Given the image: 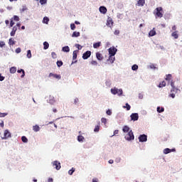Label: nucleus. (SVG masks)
I'll return each mask as SVG.
<instances>
[{
  "label": "nucleus",
  "mask_w": 182,
  "mask_h": 182,
  "mask_svg": "<svg viewBox=\"0 0 182 182\" xmlns=\"http://www.w3.org/2000/svg\"><path fill=\"white\" fill-rule=\"evenodd\" d=\"M171 94L168 96L169 97H172V99H174V97H176L175 93H180V92L181 91L178 88L176 87V86L174 85V82H173V80H171Z\"/></svg>",
  "instance_id": "f257e3e1"
},
{
  "label": "nucleus",
  "mask_w": 182,
  "mask_h": 182,
  "mask_svg": "<svg viewBox=\"0 0 182 182\" xmlns=\"http://www.w3.org/2000/svg\"><path fill=\"white\" fill-rule=\"evenodd\" d=\"M124 139L127 140V141H132V140H134V134H133V131L130 130L127 134L124 136Z\"/></svg>",
  "instance_id": "f03ea898"
},
{
  "label": "nucleus",
  "mask_w": 182,
  "mask_h": 182,
  "mask_svg": "<svg viewBox=\"0 0 182 182\" xmlns=\"http://www.w3.org/2000/svg\"><path fill=\"white\" fill-rule=\"evenodd\" d=\"M154 12L156 13V18H163V8L162 7H157Z\"/></svg>",
  "instance_id": "7ed1b4c3"
},
{
  "label": "nucleus",
  "mask_w": 182,
  "mask_h": 182,
  "mask_svg": "<svg viewBox=\"0 0 182 182\" xmlns=\"http://www.w3.org/2000/svg\"><path fill=\"white\" fill-rule=\"evenodd\" d=\"M2 140H6V139H9L11 137V132H9V130L6 129L4 132V136H1Z\"/></svg>",
  "instance_id": "20e7f679"
},
{
  "label": "nucleus",
  "mask_w": 182,
  "mask_h": 182,
  "mask_svg": "<svg viewBox=\"0 0 182 182\" xmlns=\"http://www.w3.org/2000/svg\"><path fill=\"white\" fill-rule=\"evenodd\" d=\"M139 141L140 143H144L145 141H147V135L146 134H141L139 136Z\"/></svg>",
  "instance_id": "39448f33"
},
{
  "label": "nucleus",
  "mask_w": 182,
  "mask_h": 182,
  "mask_svg": "<svg viewBox=\"0 0 182 182\" xmlns=\"http://www.w3.org/2000/svg\"><path fill=\"white\" fill-rule=\"evenodd\" d=\"M108 52L109 53V55L114 56V55H116V52H117V48L114 47L109 48L108 49Z\"/></svg>",
  "instance_id": "423d86ee"
},
{
  "label": "nucleus",
  "mask_w": 182,
  "mask_h": 182,
  "mask_svg": "<svg viewBox=\"0 0 182 182\" xmlns=\"http://www.w3.org/2000/svg\"><path fill=\"white\" fill-rule=\"evenodd\" d=\"M91 55H92V52L90 50H87L83 53L82 59H84V60L89 59V58H90Z\"/></svg>",
  "instance_id": "0eeeda50"
},
{
  "label": "nucleus",
  "mask_w": 182,
  "mask_h": 182,
  "mask_svg": "<svg viewBox=\"0 0 182 182\" xmlns=\"http://www.w3.org/2000/svg\"><path fill=\"white\" fill-rule=\"evenodd\" d=\"M53 167L55 166V169L56 170H60V162L58 161H54L53 163H52Z\"/></svg>",
  "instance_id": "6e6552de"
},
{
  "label": "nucleus",
  "mask_w": 182,
  "mask_h": 182,
  "mask_svg": "<svg viewBox=\"0 0 182 182\" xmlns=\"http://www.w3.org/2000/svg\"><path fill=\"white\" fill-rule=\"evenodd\" d=\"M113 19H112L111 17H108L107 20V26H109V28H112V26H113Z\"/></svg>",
  "instance_id": "1a4fd4ad"
},
{
  "label": "nucleus",
  "mask_w": 182,
  "mask_h": 182,
  "mask_svg": "<svg viewBox=\"0 0 182 182\" xmlns=\"http://www.w3.org/2000/svg\"><path fill=\"white\" fill-rule=\"evenodd\" d=\"M131 119L133 120L134 122L139 120V114H137V113L132 114Z\"/></svg>",
  "instance_id": "9d476101"
},
{
  "label": "nucleus",
  "mask_w": 182,
  "mask_h": 182,
  "mask_svg": "<svg viewBox=\"0 0 182 182\" xmlns=\"http://www.w3.org/2000/svg\"><path fill=\"white\" fill-rule=\"evenodd\" d=\"M49 77H54L55 79H58V80L61 78L60 75L53 74L52 73L49 74Z\"/></svg>",
  "instance_id": "9b49d317"
},
{
  "label": "nucleus",
  "mask_w": 182,
  "mask_h": 182,
  "mask_svg": "<svg viewBox=\"0 0 182 182\" xmlns=\"http://www.w3.org/2000/svg\"><path fill=\"white\" fill-rule=\"evenodd\" d=\"M173 151H176V149H168V148H166L165 149H164V154H168V153H171Z\"/></svg>",
  "instance_id": "f8f14e48"
},
{
  "label": "nucleus",
  "mask_w": 182,
  "mask_h": 182,
  "mask_svg": "<svg viewBox=\"0 0 182 182\" xmlns=\"http://www.w3.org/2000/svg\"><path fill=\"white\" fill-rule=\"evenodd\" d=\"M17 31H18V27H16V26H14L12 28L11 32L10 33L11 36H15V33H16Z\"/></svg>",
  "instance_id": "ddd939ff"
},
{
  "label": "nucleus",
  "mask_w": 182,
  "mask_h": 182,
  "mask_svg": "<svg viewBox=\"0 0 182 182\" xmlns=\"http://www.w3.org/2000/svg\"><path fill=\"white\" fill-rule=\"evenodd\" d=\"M100 12L101 14H105L107 12V9L105 6H102L100 7Z\"/></svg>",
  "instance_id": "4468645a"
},
{
  "label": "nucleus",
  "mask_w": 182,
  "mask_h": 182,
  "mask_svg": "<svg viewBox=\"0 0 182 182\" xmlns=\"http://www.w3.org/2000/svg\"><path fill=\"white\" fill-rule=\"evenodd\" d=\"M96 58L97 60H103V55H102L100 53H96Z\"/></svg>",
  "instance_id": "2eb2a0df"
},
{
  "label": "nucleus",
  "mask_w": 182,
  "mask_h": 182,
  "mask_svg": "<svg viewBox=\"0 0 182 182\" xmlns=\"http://www.w3.org/2000/svg\"><path fill=\"white\" fill-rule=\"evenodd\" d=\"M114 55H109V58L107 59V62H109V63H113L116 58L114 57Z\"/></svg>",
  "instance_id": "dca6fc26"
},
{
  "label": "nucleus",
  "mask_w": 182,
  "mask_h": 182,
  "mask_svg": "<svg viewBox=\"0 0 182 182\" xmlns=\"http://www.w3.org/2000/svg\"><path fill=\"white\" fill-rule=\"evenodd\" d=\"M15 43H16V41H15V40H14L13 38H9V46H14V45H15Z\"/></svg>",
  "instance_id": "f3484780"
},
{
  "label": "nucleus",
  "mask_w": 182,
  "mask_h": 182,
  "mask_svg": "<svg viewBox=\"0 0 182 182\" xmlns=\"http://www.w3.org/2000/svg\"><path fill=\"white\" fill-rule=\"evenodd\" d=\"M122 132H124V133H129V132H130V127L127 125L124 126Z\"/></svg>",
  "instance_id": "a211bd4d"
},
{
  "label": "nucleus",
  "mask_w": 182,
  "mask_h": 182,
  "mask_svg": "<svg viewBox=\"0 0 182 182\" xmlns=\"http://www.w3.org/2000/svg\"><path fill=\"white\" fill-rule=\"evenodd\" d=\"M144 4H146L145 0H139L137 2V6H144Z\"/></svg>",
  "instance_id": "6ab92c4d"
},
{
  "label": "nucleus",
  "mask_w": 182,
  "mask_h": 182,
  "mask_svg": "<svg viewBox=\"0 0 182 182\" xmlns=\"http://www.w3.org/2000/svg\"><path fill=\"white\" fill-rule=\"evenodd\" d=\"M111 93H112V95H117L119 93V89L117 87L112 88Z\"/></svg>",
  "instance_id": "aec40b11"
},
{
  "label": "nucleus",
  "mask_w": 182,
  "mask_h": 182,
  "mask_svg": "<svg viewBox=\"0 0 182 182\" xmlns=\"http://www.w3.org/2000/svg\"><path fill=\"white\" fill-rule=\"evenodd\" d=\"M101 45H102L101 42L94 43L93 48L94 49H97V48H100Z\"/></svg>",
  "instance_id": "412c9836"
},
{
  "label": "nucleus",
  "mask_w": 182,
  "mask_h": 182,
  "mask_svg": "<svg viewBox=\"0 0 182 182\" xmlns=\"http://www.w3.org/2000/svg\"><path fill=\"white\" fill-rule=\"evenodd\" d=\"M79 36H80V32L74 31L72 34L73 38H79Z\"/></svg>",
  "instance_id": "4be33fe9"
},
{
  "label": "nucleus",
  "mask_w": 182,
  "mask_h": 182,
  "mask_svg": "<svg viewBox=\"0 0 182 182\" xmlns=\"http://www.w3.org/2000/svg\"><path fill=\"white\" fill-rule=\"evenodd\" d=\"M73 55V60H76L77 59V50H74Z\"/></svg>",
  "instance_id": "5701e85b"
},
{
  "label": "nucleus",
  "mask_w": 182,
  "mask_h": 182,
  "mask_svg": "<svg viewBox=\"0 0 182 182\" xmlns=\"http://www.w3.org/2000/svg\"><path fill=\"white\" fill-rule=\"evenodd\" d=\"M33 132H38L39 130H41V127H38V125H34L33 126Z\"/></svg>",
  "instance_id": "b1692460"
},
{
  "label": "nucleus",
  "mask_w": 182,
  "mask_h": 182,
  "mask_svg": "<svg viewBox=\"0 0 182 182\" xmlns=\"http://www.w3.org/2000/svg\"><path fill=\"white\" fill-rule=\"evenodd\" d=\"M43 49L46 50V49H49V43L45 41L43 43Z\"/></svg>",
  "instance_id": "393cba45"
},
{
  "label": "nucleus",
  "mask_w": 182,
  "mask_h": 182,
  "mask_svg": "<svg viewBox=\"0 0 182 182\" xmlns=\"http://www.w3.org/2000/svg\"><path fill=\"white\" fill-rule=\"evenodd\" d=\"M63 52H70V48H69V46H65L63 47L62 48Z\"/></svg>",
  "instance_id": "a878e982"
},
{
  "label": "nucleus",
  "mask_w": 182,
  "mask_h": 182,
  "mask_svg": "<svg viewBox=\"0 0 182 182\" xmlns=\"http://www.w3.org/2000/svg\"><path fill=\"white\" fill-rule=\"evenodd\" d=\"M171 36H173L174 39H178V34L177 33V31L173 32Z\"/></svg>",
  "instance_id": "bb28decb"
},
{
  "label": "nucleus",
  "mask_w": 182,
  "mask_h": 182,
  "mask_svg": "<svg viewBox=\"0 0 182 182\" xmlns=\"http://www.w3.org/2000/svg\"><path fill=\"white\" fill-rule=\"evenodd\" d=\"M156 110H157L158 113H163V112H164V107H158L156 108Z\"/></svg>",
  "instance_id": "cd10ccee"
},
{
  "label": "nucleus",
  "mask_w": 182,
  "mask_h": 182,
  "mask_svg": "<svg viewBox=\"0 0 182 182\" xmlns=\"http://www.w3.org/2000/svg\"><path fill=\"white\" fill-rule=\"evenodd\" d=\"M10 73H16V67H11L10 68Z\"/></svg>",
  "instance_id": "c85d7f7f"
},
{
  "label": "nucleus",
  "mask_w": 182,
  "mask_h": 182,
  "mask_svg": "<svg viewBox=\"0 0 182 182\" xmlns=\"http://www.w3.org/2000/svg\"><path fill=\"white\" fill-rule=\"evenodd\" d=\"M48 22H49V18L45 16V17L43 18V23H46V25H48Z\"/></svg>",
  "instance_id": "c756f323"
},
{
  "label": "nucleus",
  "mask_w": 182,
  "mask_h": 182,
  "mask_svg": "<svg viewBox=\"0 0 182 182\" xmlns=\"http://www.w3.org/2000/svg\"><path fill=\"white\" fill-rule=\"evenodd\" d=\"M77 141H85V137L82 135H79L77 136Z\"/></svg>",
  "instance_id": "7c9ffc66"
},
{
  "label": "nucleus",
  "mask_w": 182,
  "mask_h": 182,
  "mask_svg": "<svg viewBox=\"0 0 182 182\" xmlns=\"http://www.w3.org/2000/svg\"><path fill=\"white\" fill-rule=\"evenodd\" d=\"M154 35H156V31L154 30H151L149 33V36H154Z\"/></svg>",
  "instance_id": "2f4dec72"
},
{
  "label": "nucleus",
  "mask_w": 182,
  "mask_h": 182,
  "mask_svg": "<svg viewBox=\"0 0 182 182\" xmlns=\"http://www.w3.org/2000/svg\"><path fill=\"white\" fill-rule=\"evenodd\" d=\"M21 72H22V75H21V77H23L24 76H25V70H23V69H21V70H17V73H21Z\"/></svg>",
  "instance_id": "473e14b6"
},
{
  "label": "nucleus",
  "mask_w": 182,
  "mask_h": 182,
  "mask_svg": "<svg viewBox=\"0 0 182 182\" xmlns=\"http://www.w3.org/2000/svg\"><path fill=\"white\" fill-rule=\"evenodd\" d=\"M124 109H127V110H130L132 109V107H130V105L129 103H126L125 106L123 107Z\"/></svg>",
  "instance_id": "72a5a7b5"
},
{
  "label": "nucleus",
  "mask_w": 182,
  "mask_h": 182,
  "mask_svg": "<svg viewBox=\"0 0 182 182\" xmlns=\"http://www.w3.org/2000/svg\"><path fill=\"white\" fill-rule=\"evenodd\" d=\"M166 87V81H162L159 83V87Z\"/></svg>",
  "instance_id": "f704fd0d"
},
{
  "label": "nucleus",
  "mask_w": 182,
  "mask_h": 182,
  "mask_svg": "<svg viewBox=\"0 0 182 182\" xmlns=\"http://www.w3.org/2000/svg\"><path fill=\"white\" fill-rule=\"evenodd\" d=\"M21 141H23V143H28V138H26V136H23L21 137Z\"/></svg>",
  "instance_id": "c9c22d12"
},
{
  "label": "nucleus",
  "mask_w": 182,
  "mask_h": 182,
  "mask_svg": "<svg viewBox=\"0 0 182 182\" xmlns=\"http://www.w3.org/2000/svg\"><path fill=\"white\" fill-rule=\"evenodd\" d=\"M165 79L166 80H168V82H170L171 80V74L166 75V77Z\"/></svg>",
  "instance_id": "e433bc0d"
},
{
  "label": "nucleus",
  "mask_w": 182,
  "mask_h": 182,
  "mask_svg": "<svg viewBox=\"0 0 182 182\" xmlns=\"http://www.w3.org/2000/svg\"><path fill=\"white\" fill-rule=\"evenodd\" d=\"M27 58H28V59H31V58H32V53H31V50H28L27 51Z\"/></svg>",
  "instance_id": "4c0bfd02"
},
{
  "label": "nucleus",
  "mask_w": 182,
  "mask_h": 182,
  "mask_svg": "<svg viewBox=\"0 0 182 182\" xmlns=\"http://www.w3.org/2000/svg\"><path fill=\"white\" fill-rule=\"evenodd\" d=\"M99 130H100V125L95 126V127L94 129V132H99Z\"/></svg>",
  "instance_id": "58836bf2"
},
{
  "label": "nucleus",
  "mask_w": 182,
  "mask_h": 182,
  "mask_svg": "<svg viewBox=\"0 0 182 182\" xmlns=\"http://www.w3.org/2000/svg\"><path fill=\"white\" fill-rule=\"evenodd\" d=\"M132 70H137V69H139V65L135 64L132 65Z\"/></svg>",
  "instance_id": "ea45409f"
},
{
  "label": "nucleus",
  "mask_w": 182,
  "mask_h": 182,
  "mask_svg": "<svg viewBox=\"0 0 182 182\" xmlns=\"http://www.w3.org/2000/svg\"><path fill=\"white\" fill-rule=\"evenodd\" d=\"M51 56H52L53 59H56L58 58V55H56V53H55V52L51 53Z\"/></svg>",
  "instance_id": "a19ab883"
},
{
  "label": "nucleus",
  "mask_w": 182,
  "mask_h": 182,
  "mask_svg": "<svg viewBox=\"0 0 182 182\" xmlns=\"http://www.w3.org/2000/svg\"><path fill=\"white\" fill-rule=\"evenodd\" d=\"M73 173H75V168H72L70 170H69L68 174H70V176H72V174H73Z\"/></svg>",
  "instance_id": "79ce46f5"
},
{
  "label": "nucleus",
  "mask_w": 182,
  "mask_h": 182,
  "mask_svg": "<svg viewBox=\"0 0 182 182\" xmlns=\"http://www.w3.org/2000/svg\"><path fill=\"white\" fill-rule=\"evenodd\" d=\"M63 62L62 61H57V66L58 68H60V66H63Z\"/></svg>",
  "instance_id": "37998d69"
},
{
  "label": "nucleus",
  "mask_w": 182,
  "mask_h": 182,
  "mask_svg": "<svg viewBox=\"0 0 182 182\" xmlns=\"http://www.w3.org/2000/svg\"><path fill=\"white\" fill-rule=\"evenodd\" d=\"M117 95H118V96H122V95H123V90L118 89V93Z\"/></svg>",
  "instance_id": "c03bdc74"
},
{
  "label": "nucleus",
  "mask_w": 182,
  "mask_h": 182,
  "mask_svg": "<svg viewBox=\"0 0 182 182\" xmlns=\"http://www.w3.org/2000/svg\"><path fill=\"white\" fill-rule=\"evenodd\" d=\"M70 28L72 31H75L76 29V26L75 25V23H71Z\"/></svg>",
  "instance_id": "a18cd8bd"
},
{
  "label": "nucleus",
  "mask_w": 182,
  "mask_h": 182,
  "mask_svg": "<svg viewBox=\"0 0 182 182\" xmlns=\"http://www.w3.org/2000/svg\"><path fill=\"white\" fill-rule=\"evenodd\" d=\"M101 122L102 123H104V124H106V123H107V119L105 117L101 119Z\"/></svg>",
  "instance_id": "49530a36"
},
{
  "label": "nucleus",
  "mask_w": 182,
  "mask_h": 182,
  "mask_svg": "<svg viewBox=\"0 0 182 182\" xmlns=\"http://www.w3.org/2000/svg\"><path fill=\"white\" fill-rule=\"evenodd\" d=\"M14 21H15L16 22H18L19 21V17L18 16H14L13 17Z\"/></svg>",
  "instance_id": "de8ad7c7"
},
{
  "label": "nucleus",
  "mask_w": 182,
  "mask_h": 182,
  "mask_svg": "<svg viewBox=\"0 0 182 182\" xmlns=\"http://www.w3.org/2000/svg\"><path fill=\"white\" fill-rule=\"evenodd\" d=\"M91 65H93L94 66H97V61L96 60H92Z\"/></svg>",
  "instance_id": "09e8293b"
},
{
  "label": "nucleus",
  "mask_w": 182,
  "mask_h": 182,
  "mask_svg": "<svg viewBox=\"0 0 182 182\" xmlns=\"http://www.w3.org/2000/svg\"><path fill=\"white\" fill-rule=\"evenodd\" d=\"M46 2H48V0H40V4L41 5H45V4H46Z\"/></svg>",
  "instance_id": "8fccbe9b"
},
{
  "label": "nucleus",
  "mask_w": 182,
  "mask_h": 182,
  "mask_svg": "<svg viewBox=\"0 0 182 182\" xmlns=\"http://www.w3.org/2000/svg\"><path fill=\"white\" fill-rule=\"evenodd\" d=\"M5 80V77L2 76V74L0 73V82H3Z\"/></svg>",
  "instance_id": "3c124183"
},
{
  "label": "nucleus",
  "mask_w": 182,
  "mask_h": 182,
  "mask_svg": "<svg viewBox=\"0 0 182 182\" xmlns=\"http://www.w3.org/2000/svg\"><path fill=\"white\" fill-rule=\"evenodd\" d=\"M7 114H8L7 113L0 112V117H5V116H6Z\"/></svg>",
  "instance_id": "603ef678"
},
{
  "label": "nucleus",
  "mask_w": 182,
  "mask_h": 182,
  "mask_svg": "<svg viewBox=\"0 0 182 182\" xmlns=\"http://www.w3.org/2000/svg\"><path fill=\"white\" fill-rule=\"evenodd\" d=\"M106 113L108 116H112V111L110 109L107 110Z\"/></svg>",
  "instance_id": "864d4df0"
},
{
  "label": "nucleus",
  "mask_w": 182,
  "mask_h": 182,
  "mask_svg": "<svg viewBox=\"0 0 182 182\" xmlns=\"http://www.w3.org/2000/svg\"><path fill=\"white\" fill-rule=\"evenodd\" d=\"M5 45V42L0 41V48H4V46Z\"/></svg>",
  "instance_id": "5fc2aeb1"
},
{
  "label": "nucleus",
  "mask_w": 182,
  "mask_h": 182,
  "mask_svg": "<svg viewBox=\"0 0 182 182\" xmlns=\"http://www.w3.org/2000/svg\"><path fill=\"white\" fill-rule=\"evenodd\" d=\"M14 25H15V22H14V21L11 20V22H10V26H11V28H12V26H14Z\"/></svg>",
  "instance_id": "6e6d98bb"
},
{
  "label": "nucleus",
  "mask_w": 182,
  "mask_h": 182,
  "mask_svg": "<svg viewBox=\"0 0 182 182\" xmlns=\"http://www.w3.org/2000/svg\"><path fill=\"white\" fill-rule=\"evenodd\" d=\"M16 53H21V48H18L16 49Z\"/></svg>",
  "instance_id": "4d7b16f0"
},
{
  "label": "nucleus",
  "mask_w": 182,
  "mask_h": 182,
  "mask_svg": "<svg viewBox=\"0 0 182 182\" xmlns=\"http://www.w3.org/2000/svg\"><path fill=\"white\" fill-rule=\"evenodd\" d=\"M74 103H75V105H77V103H79V99L75 98V99L74 100Z\"/></svg>",
  "instance_id": "13d9d810"
},
{
  "label": "nucleus",
  "mask_w": 182,
  "mask_h": 182,
  "mask_svg": "<svg viewBox=\"0 0 182 182\" xmlns=\"http://www.w3.org/2000/svg\"><path fill=\"white\" fill-rule=\"evenodd\" d=\"M114 33V35H119L120 33V31L115 30Z\"/></svg>",
  "instance_id": "bf43d9fd"
},
{
  "label": "nucleus",
  "mask_w": 182,
  "mask_h": 182,
  "mask_svg": "<svg viewBox=\"0 0 182 182\" xmlns=\"http://www.w3.org/2000/svg\"><path fill=\"white\" fill-rule=\"evenodd\" d=\"M76 47L77 48L78 50H80V49H82V46L79 44H76Z\"/></svg>",
  "instance_id": "052dcab7"
},
{
  "label": "nucleus",
  "mask_w": 182,
  "mask_h": 182,
  "mask_svg": "<svg viewBox=\"0 0 182 182\" xmlns=\"http://www.w3.org/2000/svg\"><path fill=\"white\" fill-rule=\"evenodd\" d=\"M116 134H119V130L116 129L114 131V136H116Z\"/></svg>",
  "instance_id": "680f3d73"
},
{
  "label": "nucleus",
  "mask_w": 182,
  "mask_h": 182,
  "mask_svg": "<svg viewBox=\"0 0 182 182\" xmlns=\"http://www.w3.org/2000/svg\"><path fill=\"white\" fill-rule=\"evenodd\" d=\"M26 6H23V9H21V12H25V11H26Z\"/></svg>",
  "instance_id": "e2e57ef3"
},
{
  "label": "nucleus",
  "mask_w": 182,
  "mask_h": 182,
  "mask_svg": "<svg viewBox=\"0 0 182 182\" xmlns=\"http://www.w3.org/2000/svg\"><path fill=\"white\" fill-rule=\"evenodd\" d=\"M53 113H58V109H56V108H53Z\"/></svg>",
  "instance_id": "0e129e2a"
},
{
  "label": "nucleus",
  "mask_w": 182,
  "mask_h": 182,
  "mask_svg": "<svg viewBox=\"0 0 182 182\" xmlns=\"http://www.w3.org/2000/svg\"><path fill=\"white\" fill-rule=\"evenodd\" d=\"M48 181V182H53V178H49Z\"/></svg>",
  "instance_id": "69168bd1"
},
{
  "label": "nucleus",
  "mask_w": 182,
  "mask_h": 182,
  "mask_svg": "<svg viewBox=\"0 0 182 182\" xmlns=\"http://www.w3.org/2000/svg\"><path fill=\"white\" fill-rule=\"evenodd\" d=\"M176 29H177V27H176V26H173L172 27V30H173V31H176Z\"/></svg>",
  "instance_id": "338daca9"
},
{
  "label": "nucleus",
  "mask_w": 182,
  "mask_h": 182,
  "mask_svg": "<svg viewBox=\"0 0 182 182\" xmlns=\"http://www.w3.org/2000/svg\"><path fill=\"white\" fill-rule=\"evenodd\" d=\"M92 182H97V178H93Z\"/></svg>",
  "instance_id": "774afa93"
}]
</instances>
